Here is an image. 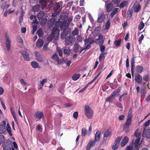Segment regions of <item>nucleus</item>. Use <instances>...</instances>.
I'll use <instances>...</instances> for the list:
<instances>
[{
	"instance_id": "f257e3e1",
	"label": "nucleus",
	"mask_w": 150,
	"mask_h": 150,
	"mask_svg": "<svg viewBox=\"0 0 150 150\" xmlns=\"http://www.w3.org/2000/svg\"><path fill=\"white\" fill-rule=\"evenodd\" d=\"M84 112L85 115L88 119H91L93 117V111L88 106L86 105L85 106Z\"/></svg>"
},
{
	"instance_id": "f03ea898",
	"label": "nucleus",
	"mask_w": 150,
	"mask_h": 150,
	"mask_svg": "<svg viewBox=\"0 0 150 150\" xmlns=\"http://www.w3.org/2000/svg\"><path fill=\"white\" fill-rule=\"evenodd\" d=\"M19 52L23 56L24 60L26 61H28L30 60L29 54L26 50H21Z\"/></svg>"
},
{
	"instance_id": "7ed1b4c3",
	"label": "nucleus",
	"mask_w": 150,
	"mask_h": 150,
	"mask_svg": "<svg viewBox=\"0 0 150 150\" xmlns=\"http://www.w3.org/2000/svg\"><path fill=\"white\" fill-rule=\"evenodd\" d=\"M13 143L11 141H8L4 144V148L6 150H10L13 148Z\"/></svg>"
},
{
	"instance_id": "20e7f679",
	"label": "nucleus",
	"mask_w": 150,
	"mask_h": 150,
	"mask_svg": "<svg viewBox=\"0 0 150 150\" xmlns=\"http://www.w3.org/2000/svg\"><path fill=\"white\" fill-rule=\"evenodd\" d=\"M121 137H118L116 138L114 144L112 146V149L114 150H116L117 149L120 145V142L122 139Z\"/></svg>"
},
{
	"instance_id": "39448f33",
	"label": "nucleus",
	"mask_w": 150,
	"mask_h": 150,
	"mask_svg": "<svg viewBox=\"0 0 150 150\" xmlns=\"http://www.w3.org/2000/svg\"><path fill=\"white\" fill-rule=\"evenodd\" d=\"M5 38L6 39V45L7 48V50L9 51L10 49L11 42L10 40L9 39V38L8 35L6 34L5 35Z\"/></svg>"
},
{
	"instance_id": "423d86ee",
	"label": "nucleus",
	"mask_w": 150,
	"mask_h": 150,
	"mask_svg": "<svg viewBox=\"0 0 150 150\" xmlns=\"http://www.w3.org/2000/svg\"><path fill=\"white\" fill-rule=\"evenodd\" d=\"M65 43L66 45H68L74 42L73 37L71 36H68L65 38Z\"/></svg>"
},
{
	"instance_id": "0eeeda50",
	"label": "nucleus",
	"mask_w": 150,
	"mask_h": 150,
	"mask_svg": "<svg viewBox=\"0 0 150 150\" xmlns=\"http://www.w3.org/2000/svg\"><path fill=\"white\" fill-rule=\"evenodd\" d=\"M52 59L54 61H56L58 64H62V62L61 60H59V57L57 54L55 53L52 56Z\"/></svg>"
},
{
	"instance_id": "6e6552de",
	"label": "nucleus",
	"mask_w": 150,
	"mask_h": 150,
	"mask_svg": "<svg viewBox=\"0 0 150 150\" xmlns=\"http://www.w3.org/2000/svg\"><path fill=\"white\" fill-rule=\"evenodd\" d=\"M59 30L58 28L54 27L52 29V34L55 37H57L59 34Z\"/></svg>"
},
{
	"instance_id": "1a4fd4ad",
	"label": "nucleus",
	"mask_w": 150,
	"mask_h": 150,
	"mask_svg": "<svg viewBox=\"0 0 150 150\" xmlns=\"http://www.w3.org/2000/svg\"><path fill=\"white\" fill-rule=\"evenodd\" d=\"M105 15L104 13L101 14L100 16L98 17L97 21L98 23H101L103 22L105 18Z\"/></svg>"
},
{
	"instance_id": "9d476101",
	"label": "nucleus",
	"mask_w": 150,
	"mask_h": 150,
	"mask_svg": "<svg viewBox=\"0 0 150 150\" xmlns=\"http://www.w3.org/2000/svg\"><path fill=\"white\" fill-rule=\"evenodd\" d=\"M96 141H93L90 140L89 142L86 147L87 150H89L91 147L94 146L96 144Z\"/></svg>"
},
{
	"instance_id": "9b49d317",
	"label": "nucleus",
	"mask_w": 150,
	"mask_h": 150,
	"mask_svg": "<svg viewBox=\"0 0 150 150\" xmlns=\"http://www.w3.org/2000/svg\"><path fill=\"white\" fill-rule=\"evenodd\" d=\"M129 141V139L128 137L126 136H125L122 139L120 145L122 147H123L125 146Z\"/></svg>"
},
{
	"instance_id": "f8f14e48",
	"label": "nucleus",
	"mask_w": 150,
	"mask_h": 150,
	"mask_svg": "<svg viewBox=\"0 0 150 150\" xmlns=\"http://www.w3.org/2000/svg\"><path fill=\"white\" fill-rule=\"evenodd\" d=\"M143 134L146 138L150 139V129H144L143 133Z\"/></svg>"
},
{
	"instance_id": "ddd939ff",
	"label": "nucleus",
	"mask_w": 150,
	"mask_h": 150,
	"mask_svg": "<svg viewBox=\"0 0 150 150\" xmlns=\"http://www.w3.org/2000/svg\"><path fill=\"white\" fill-rule=\"evenodd\" d=\"M132 117V114L131 113H129L127 117V119L126 121L125 124L130 126L131 124Z\"/></svg>"
},
{
	"instance_id": "4468645a",
	"label": "nucleus",
	"mask_w": 150,
	"mask_h": 150,
	"mask_svg": "<svg viewBox=\"0 0 150 150\" xmlns=\"http://www.w3.org/2000/svg\"><path fill=\"white\" fill-rule=\"evenodd\" d=\"M63 2L62 1H59L54 6L53 10L55 11H57L62 6Z\"/></svg>"
},
{
	"instance_id": "2eb2a0df",
	"label": "nucleus",
	"mask_w": 150,
	"mask_h": 150,
	"mask_svg": "<svg viewBox=\"0 0 150 150\" xmlns=\"http://www.w3.org/2000/svg\"><path fill=\"white\" fill-rule=\"evenodd\" d=\"M135 80L137 83H140L142 81V76L139 74H137L135 76Z\"/></svg>"
},
{
	"instance_id": "dca6fc26",
	"label": "nucleus",
	"mask_w": 150,
	"mask_h": 150,
	"mask_svg": "<svg viewBox=\"0 0 150 150\" xmlns=\"http://www.w3.org/2000/svg\"><path fill=\"white\" fill-rule=\"evenodd\" d=\"M113 8V5L111 2L108 3L106 7V11L108 12L111 11Z\"/></svg>"
},
{
	"instance_id": "f3484780",
	"label": "nucleus",
	"mask_w": 150,
	"mask_h": 150,
	"mask_svg": "<svg viewBox=\"0 0 150 150\" xmlns=\"http://www.w3.org/2000/svg\"><path fill=\"white\" fill-rule=\"evenodd\" d=\"M37 17L36 15H31L30 17V19L32 21L31 23L33 24H38Z\"/></svg>"
},
{
	"instance_id": "a211bd4d",
	"label": "nucleus",
	"mask_w": 150,
	"mask_h": 150,
	"mask_svg": "<svg viewBox=\"0 0 150 150\" xmlns=\"http://www.w3.org/2000/svg\"><path fill=\"white\" fill-rule=\"evenodd\" d=\"M134 58H132V59L131 62V74L133 77H134Z\"/></svg>"
},
{
	"instance_id": "6ab92c4d",
	"label": "nucleus",
	"mask_w": 150,
	"mask_h": 150,
	"mask_svg": "<svg viewBox=\"0 0 150 150\" xmlns=\"http://www.w3.org/2000/svg\"><path fill=\"white\" fill-rule=\"evenodd\" d=\"M133 6L134 10L136 12H138L140 11L141 8V6L140 4L139 3L134 4Z\"/></svg>"
},
{
	"instance_id": "aec40b11",
	"label": "nucleus",
	"mask_w": 150,
	"mask_h": 150,
	"mask_svg": "<svg viewBox=\"0 0 150 150\" xmlns=\"http://www.w3.org/2000/svg\"><path fill=\"white\" fill-rule=\"evenodd\" d=\"M55 22V21L53 19L51 18L47 22V24L49 28H50V27L54 25Z\"/></svg>"
},
{
	"instance_id": "412c9836",
	"label": "nucleus",
	"mask_w": 150,
	"mask_h": 150,
	"mask_svg": "<svg viewBox=\"0 0 150 150\" xmlns=\"http://www.w3.org/2000/svg\"><path fill=\"white\" fill-rule=\"evenodd\" d=\"M129 3V1H125L121 3L120 5V8H122L125 7L127 6Z\"/></svg>"
},
{
	"instance_id": "4be33fe9",
	"label": "nucleus",
	"mask_w": 150,
	"mask_h": 150,
	"mask_svg": "<svg viewBox=\"0 0 150 150\" xmlns=\"http://www.w3.org/2000/svg\"><path fill=\"white\" fill-rule=\"evenodd\" d=\"M98 38L96 39V40H99V42L102 45H103L104 42V39H103V36L101 34L98 35Z\"/></svg>"
},
{
	"instance_id": "5701e85b",
	"label": "nucleus",
	"mask_w": 150,
	"mask_h": 150,
	"mask_svg": "<svg viewBox=\"0 0 150 150\" xmlns=\"http://www.w3.org/2000/svg\"><path fill=\"white\" fill-rule=\"evenodd\" d=\"M140 140V138H139L136 139L134 142L135 146L134 147L135 149H138L139 146V142Z\"/></svg>"
},
{
	"instance_id": "b1692460",
	"label": "nucleus",
	"mask_w": 150,
	"mask_h": 150,
	"mask_svg": "<svg viewBox=\"0 0 150 150\" xmlns=\"http://www.w3.org/2000/svg\"><path fill=\"white\" fill-rule=\"evenodd\" d=\"M143 67L141 66H137L136 67V72L139 73H141L142 72L143 70Z\"/></svg>"
},
{
	"instance_id": "393cba45",
	"label": "nucleus",
	"mask_w": 150,
	"mask_h": 150,
	"mask_svg": "<svg viewBox=\"0 0 150 150\" xmlns=\"http://www.w3.org/2000/svg\"><path fill=\"white\" fill-rule=\"evenodd\" d=\"M39 3L41 4L42 8H43L47 6L45 0H39Z\"/></svg>"
},
{
	"instance_id": "a878e982",
	"label": "nucleus",
	"mask_w": 150,
	"mask_h": 150,
	"mask_svg": "<svg viewBox=\"0 0 150 150\" xmlns=\"http://www.w3.org/2000/svg\"><path fill=\"white\" fill-rule=\"evenodd\" d=\"M57 52L58 53L60 57H62L63 55V49L60 48L58 47H57L56 48Z\"/></svg>"
},
{
	"instance_id": "bb28decb",
	"label": "nucleus",
	"mask_w": 150,
	"mask_h": 150,
	"mask_svg": "<svg viewBox=\"0 0 150 150\" xmlns=\"http://www.w3.org/2000/svg\"><path fill=\"white\" fill-rule=\"evenodd\" d=\"M5 131V125H0V134H2L4 133Z\"/></svg>"
},
{
	"instance_id": "cd10ccee",
	"label": "nucleus",
	"mask_w": 150,
	"mask_h": 150,
	"mask_svg": "<svg viewBox=\"0 0 150 150\" xmlns=\"http://www.w3.org/2000/svg\"><path fill=\"white\" fill-rule=\"evenodd\" d=\"M67 24V21L66 20H64L62 22L61 21L60 28L61 29L66 27V24Z\"/></svg>"
},
{
	"instance_id": "c85d7f7f",
	"label": "nucleus",
	"mask_w": 150,
	"mask_h": 150,
	"mask_svg": "<svg viewBox=\"0 0 150 150\" xmlns=\"http://www.w3.org/2000/svg\"><path fill=\"white\" fill-rule=\"evenodd\" d=\"M146 91L145 88H142L141 91V96L144 98L146 96Z\"/></svg>"
},
{
	"instance_id": "c756f323",
	"label": "nucleus",
	"mask_w": 150,
	"mask_h": 150,
	"mask_svg": "<svg viewBox=\"0 0 150 150\" xmlns=\"http://www.w3.org/2000/svg\"><path fill=\"white\" fill-rule=\"evenodd\" d=\"M107 54V52H102L101 53L99 57V60L101 61L103 59H104L105 58V55Z\"/></svg>"
},
{
	"instance_id": "7c9ffc66",
	"label": "nucleus",
	"mask_w": 150,
	"mask_h": 150,
	"mask_svg": "<svg viewBox=\"0 0 150 150\" xmlns=\"http://www.w3.org/2000/svg\"><path fill=\"white\" fill-rule=\"evenodd\" d=\"M47 21V19L45 18H42L41 21H40V24L42 26H43L46 23Z\"/></svg>"
},
{
	"instance_id": "2f4dec72",
	"label": "nucleus",
	"mask_w": 150,
	"mask_h": 150,
	"mask_svg": "<svg viewBox=\"0 0 150 150\" xmlns=\"http://www.w3.org/2000/svg\"><path fill=\"white\" fill-rule=\"evenodd\" d=\"M120 90L119 89H116L114 91L112 95L114 98H115L117 96L118 93H120Z\"/></svg>"
},
{
	"instance_id": "473e14b6",
	"label": "nucleus",
	"mask_w": 150,
	"mask_h": 150,
	"mask_svg": "<svg viewBox=\"0 0 150 150\" xmlns=\"http://www.w3.org/2000/svg\"><path fill=\"white\" fill-rule=\"evenodd\" d=\"M100 133L99 132H97L95 135V140L96 142L99 141L100 137Z\"/></svg>"
},
{
	"instance_id": "72a5a7b5",
	"label": "nucleus",
	"mask_w": 150,
	"mask_h": 150,
	"mask_svg": "<svg viewBox=\"0 0 150 150\" xmlns=\"http://www.w3.org/2000/svg\"><path fill=\"white\" fill-rule=\"evenodd\" d=\"M45 15V12L44 11H41L38 13V19L40 20Z\"/></svg>"
},
{
	"instance_id": "f704fd0d",
	"label": "nucleus",
	"mask_w": 150,
	"mask_h": 150,
	"mask_svg": "<svg viewBox=\"0 0 150 150\" xmlns=\"http://www.w3.org/2000/svg\"><path fill=\"white\" fill-rule=\"evenodd\" d=\"M110 129L105 131L104 133L103 136L105 137H107L109 136L110 134Z\"/></svg>"
},
{
	"instance_id": "c9c22d12",
	"label": "nucleus",
	"mask_w": 150,
	"mask_h": 150,
	"mask_svg": "<svg viewBox=\"0 0 150 150\" xmlns=\"http://www.w3.org/2000/svg\"><path fill=\"white\" fill-rule=\"evenodd\" d=\"M47 81V79L46 78H45L42 79V81L40 82V84L42 85L40 86V87L39 88H38V89H41L43 87V86L44 84Z\"/></svg>"
},
{
	"instance_id": "e433bc0d",
	"label": "nucleus",
	"mask_w": 150,
	"mask_h": 150,
	"mask_svg": "<svg viewBox=\"0 0 150 150\" xmlns=\"http://www.w3.org/2000/svg\"><path fill=\"white\" fill-rule=\"evenodd\" d=\"M144 26V24L142 21H141L138 27V30H141L143 29Z\"/></svg>"
},
{
	"instance_id": "4c0bfd02",
	"label": "nucleus",
	"mask_w": 150,
	"mask_h": 150,
	"mask_svg": "<svg viewBox=\"0 0 150 150\" xmlns=\"http://www.w3.org/2000/svg\"><path fill=\"white\" fill-rule=\"evenodd\" d=\"M68 34V31L64 28L63 32L61 35V38L65 37Z\"/></svg>"
},
{
	"instance_id": "58836bf2",
	"label": "nucleus",
	"mask_w": 150,
	"mask_h": 150,
	"mask_svg": "<svg viewBox=\"0 0 150 150\" xmlns=\"http://www.w3.org/2000/svg\"><path fill=\"white\" fill-rule=\"evenodd\" d=\"M121 41V39H120L118 40H115L114 42V44L116 46L118 47L120 45Z\"/></svg>"
},
{
	"instance_id": "ea45409f",
	"label": "nucleus",
	"mask_w": 150,
	"mask_h": 150,
	"mask_svg": "<svg viewBox=\"0 0 150 150\" xmlns=\"http://www.w3.org/2000/svg\"><path fill=\"white\" fill-rule=\"evenodd\" d=\"M80 76V74H75L72 77V79L74 81H76L79 79Z\"/></svg>"
},
{
	"instance_id": "a19ab883",
	"label": "nucleus",
	"mask_w": 150,
	"mask_h": 150,
	"mask_svg": "<svg viewBox=\"0 0 150 150\" xmlns=\"http://www.w3.org/2000/svg\"><path fill=\"white\" fill-rule=\"evenodd\" d=\"M79 44H77L74 45L73 47V50L74 52L77 53L78 52V50L79 49Z\"/></svg>"
},
{
	"instance_id": "79ce46f5",
	"label": "nucleus",
	"mask_w": 150,
	"mask_h": 150,
	"mask_svg": "<svg viewBox=\"0 0 150 150\" xmlns=\"http://www.w3.org/2000/svg\"><path fill=\"white\" fill-rule=\"evenodd\" d=\"M71 52V50L69 49H65L64 50L63 53L64 54L69 55Z\"/></svg>"
},
{
	"instance_id": "37998d69",
	"label": "nucleus",
	"mask_w": 150,
	"mask_h": 150,
	"mask_svg": "<svg viewBox=\"0 0 150 150\" xmlns=\"http://www.w3.org/2000/svg\"><path fill=\"white\" fill-rule=\"evenodd\" d=\"M139 129H137L134 134V135L136 138H139L141 135V133L139 132Z\"/></svg>"
},
{
	"instance_id": "c03bdc74",
	"label": "nucleus",
	"mask_w": 150,
	"mask_h": 150,
	"mask_svg": "<svg viewBox=\"0 0 150 150\" xmlns=\"http://www.w3.org/2000/svg\"><path fill=\"white\" fill-rule=\"evenodd\" d=\"M33 30L32 31V34H34L35 32L36 31L37 29V24L33 25H32Z\"/></svg>"
},
{
	"instance_id": "a18cd8bd",
	"label": "nucleus",
	"mask_w": 150,
	"mask_h": 150,
	"mask_svg": "<svg viewBox=\"0 0 150 150\" xmlns=\"http://www.w3.org/2000/svg\"><path fill=\"white\" fill-rule=\"evenodd\" d=\"M87 133V131L86 129L85 128H82L81 131V136L82 137H84L86 136Z\"/></svg>"
},
{
	"instance_id": "49530a36",
	"label": "nucleus",
	"mask_w": 150,
	"mask_h": 150,
	"mask_svg": "<svg viewBox=\"0 0 150 150\" xmlns=\"http://www.w3.org/2000/svg\"><path fill=\"white\" fill-rule=\"evenodd\" d=\"M43 35V31L42 29L40 28L38 29V36L39 37H42Z\"/></svg>"
},
{
	"instance_id": "de8ad7c7",
	"label": "nucleus",
	"mask_w": 150,
	"mask_h": 150,
	"mask_svg": "<svg viewBox=\"0 0 150 150\" xmlns=\"http://www.w3.org/2000/svg\"><path fill=\"white\" fill-rule=\"evenodd\" d=\"M79 33V31L77 28H75L74 30L72 32V34L73 36H75L78 34Z\"/></svg>"
},
{
	"instance_id": "09e8293b",
	"label": "nucleus",
	"mask_w": 150,
	"mask_h": 150,
	"mask_svg": "<svg viewBox=\"0 0 150 150\" xmlns=\"http://www.w3.org/2000/svg\"><path fill=\"white\" fill-rule=\"evenodd\" d=\"M31 64L32 67L34 68L38 67V63L34 61L31 62Z\"/></svg>"
},
{
	"instance_id": "8fccbe9b",
	"label": "nucleus",
	"mask_w": 150,
	"mask_h": 150,
	"mask_svg": "<svg viewBox=\"0 0 150 150\" xmlns=\"http://www.w3.org/2000/svg\"><path fill=\"white\" fill-rule=\"evenodd\" d=\"M110 26V23L109 20H108L106 22L105 25V29L106 30H108Z\"/></svg>"
},
{
	"instance_id": "3c124183",
	"label": "nucleus",
	"mask_w": 150,
	"mask_h": 150,
	"mask_svg": "<svg viewBox=\"0 0 150 150\" xmlns=\"http://www.w3.org/2000/svg\"><path fill=\"white\" fill-rule=\"evenodd\" d=\"M43 40L40 39H38V47H41L43 45Z\"/></svg>"
},
{
	"instance_id": "603ef678",
	"label": "nucleus",
	"mask_w": 150,
	"mask_h": 150,
	"mask_svg": "<svg viewBox=\"0 0 150 150\" xmlns=\"http://www.w3.org/2000/svg\"><path fill=\"white\" fill-rule=\"evenodd\" d=\"M101 73L100 72L98 73V74L95 77H94V78L90 82H89V84H91L96 79H97V78L99 76L100 74Z\"/></svg>"
},
{
	"instance_id": "864d4df0",
	"label": "nucleus",
	"mask_w": 150,
	"mask_h": 150,
	"mask_svg": "<svg viewBox=\"0 0 150 150\" xmlns=\"http://www.w3.org/2000/svg\"><path fill=\"white\" fill-rule=\"evenodd\" d=\"M149 79L150 78L148 75L145 74L143 77V80L145 81H148Z\"/></svg>"
},
{
	"instance_id": "5fc2aeb1",
	"label": "nucleus",
	"mask_w": 150,
	"mask_h": 150,
	"mask_svg": "<svg viewBox=\"0 0 150 150\" xmlns=\"http://www.w3.org/2000/svg\"><path fill=\"white\" fill-rule=\"evenodd\" d=\"M61 21H60L59 19H58V21L56 22L55 24V27L58 28L59 27H60Z\"/></svg>"
},
{
	"instance_id": "6e6d98bb",
	"label": "nucleus",
	"mask_w": 150,
	"mask_h": 150,
	"mask_svg": "<svg viewBox=\"0 0 150 150\" xmlns=\"http://www.w3.org/2000/svg\"><path fill=\"white\" fill-rule=\"evenodd\" d=\"M132 16V13L131 11L128 10L127 13V18H130Z\"/></svg>"
},
{
	"instance_id": "4d7b16f0",
	"label": "nucleus",
	"mask_w": 150,
	"mask_h": 150,
	"mask_svg": "<svg viewBox=\"0 0 150 150\" xmlns=\"http://www.w3.org/2000/svg\"><path fill=\"white\" fill-rule=\"evenodd\" d=\"M150 123V120H149L146 122L143 125V127L144 129H145L146 127L148 126Z\"/></svg>"
},
{
	"instance_id": "13d9d810",
	"label": "nucleus",
	"mask_w": 150,
	"mask_h": 150,
	"mask_svg": "<svg viewBox=\"0 0 150 150\" xmlns=\"http://www.w3.org/2000/svg\"><path fill=\"white\" fill-rule=\"evenodd\" d=\"M5 140V138L4 136L2 135H0V144L3 143Z\"/></svg>"
},
{
	"instance_id": "bf43d9fd",
	"label": "nucleus",
	"mask_w": 150,
	"mask_h": 150,
	"mask_svg": "<svg viewBox=\"0 0 150 150\" xmlns=\"http://www.w3.org/2000/svg\"><path fill=\"white\" fill-rule=\"evenodd\" d=\"M129 126L126 125L125 124L124 125L123 127V129L125 132L128 131L129 129Z\"/></svg>"
},
{
	"instance_id": "052dcab7",
	"label": "nucleus",
	"mask_w": 150,
	"mask_h": 150,
	"mask_svg": "<svg viewBox=\"0 0 150 150\" xmlns=\"http://www.w3.org/2000/svg\"><path fill=\"white\" fill-rule=\"evenodd\" d=\"M114 98V97L112 95H111L110 96L107 98L106 99V102H109L110 101L113 99Z\"/></svg>"
},
{
	"instance_id": "680f3d73",
	"label": "nucleus",
	"mask_w": 150,
	"mask_h": 150,
	"mask_svg": "<svg viewBox=\"0 0 150 150\" xmlns=\"http://www.w3.org/2000/svg\"><path fill=\"white\" fill-rule=\"evenodd\" d=\"M73 19V17L70 16L68 18L67 25V26L72 21Z\"/></svg>"
},
{
	"instance_id": "e2e57ef3",
	"label": "nucleus",
	"mask_w": 150,
	"mask_h": 150,
	"mask_svg": "<svg viewBox=\"0 0 150 150\" xmlns=\"http://www.w3.org/2000/svg\"><path fill=\"white\" fill-rule=\"evenodd\" d=\"M55 37H54V36L52 35V34L51 35H49L47 38V40L48 41H52L53 38Z\"/></svg>"
},
{
	"instance_id": "0e129e2a",
	"label": "nucleus",
	"mask_w": 150,
	"mask_h": 150,
	"mask_svg": "<svg viewBox=\"0 0 150 150\" xmlns=\"http://www.w3.org/2000/svg\"><path fill=\"white\" fill-rule=\"evenodd\" d=\"M100 49L102 52H103L105 49V46L103 45H101L100 47Z\"/></svg>"
},
{
	"instance_id": "69168bd1",
	"label": "nucleus",
	"mask_w": 150,
	"mask_h": 150,
	"mask_svg": "<svg viewBox=\"0 0 150 150\" xmlns=\"http://www.w3.org/2000/svg\"><path fill=\"white\" fill-rule=\"evenodd\" d=\"M43 116V114L42 112H38V119H40Z\"/></svg>"
},
{
	"instance_id": "338daca9",
	"label": "nucleus",
	"mask_w": 150,
	"mask_h": 150,
	"mask_svg": "<svg viewBox=\"0 0 150 150\" xmlns=\"http://www.w3.org/2000/svg\"><path fill=\"white\" fill-rule=\"evenodd\" d=\"M144 38V36L143 34L141 35V36L139 38L138 41L140 44L141 43L143 39Z\"/></svg>"
},
{
	"instance_id": "774afa93",
	"label": "nucleus",
	"mask_w": 150,
	"mask_h": 150,
	"mask_svg": "<svg viewBox=\"0 0 150 150\" xmlns=\"http://www.w3.org/2000/svg\"><path fill=\"white\" fill-rule=\"evenodd\" d=\"M77 40L78 42H81L82 39V38L80 35H78L76 37Z\"/></svg>"
}]
</instances>
